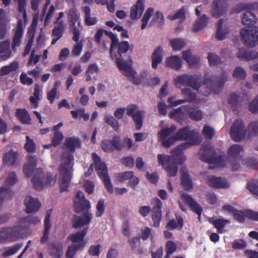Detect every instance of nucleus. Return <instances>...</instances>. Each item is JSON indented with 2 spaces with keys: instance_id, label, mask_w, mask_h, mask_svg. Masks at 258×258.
Segmentation results:
<instances>
[{
  "instance_id": "2",
  "label": "nucleus",
  "mask_w": 258,
  "mask_h": 258,
  "mask_svg": "<svg viewBox=\"0 0 258 258\" xmlns=\"http://www.w3.org/2000/svg\"><path fill=\"white\" fill-rule=\"evenodd\" d=\"M197 144H191L190 140H189L188 143L180 144L172 150L171 156L158 154L157 155V160L159 164L163 166L169 177L175 176L178 171L177 165H181L185 160V156L182 151L188 148L191 145Z\"/></svg>"
},
{
  "instance_id": "1",
  "label": "nucleus",
  "mask_w": 258,
  "mask_h": 258,
  "mask_svg": "<svg viewBox=\"0 0 258 258\" xmlns=\"http://www.w3.org/2000/svg\"><path fill=\"white\" fill-rule=\"evenodd\" d=\"M81 143L79 138L75 137L66 139L63 146L70 152L64 151L61 154L62 162L59 170L60 176L58 180L60 192L68 190L72 178L74 164V156L72 153L75 151L76 148L80 147Z\"/></svg>"
},
{
  "instance_id": "23",
  "label": "nucleus",
  "mask_w": 258,
  "mask_h": 258,
  "mask_svg": "<svg viewBox=\"0 0 258 258\" xmlns=\"http://www.w3.org/2000/svg\"><path fill=\"white\" fill-rule=\"evenodd\" d=\"M23 34V22L22 20L20 19L18 21L16 29L13 39L12 44V48L13 50H14L16 47L19 46L20 45Z\"/></svg>"
},
{
  "instance_id": "47",
  "label": "nucleus",
  "mask_w": 258,
  "mask_h": 258,
  "mask_svg": "<svg viewBox=\"0 0 258 258\" xmlns=\"http://www.w3.org/2000/svg\"><path fill=\"white\" fill-rule=\"evenodd\" d=\"M144 115V112L143 111L138 110L131 117L135 123L137 130H140L142 127Z\"/></svg>"
},
{
  "instance_id": "48",
  "label": "nucleus",
  "mask_w": 258,
  "mask_h": 258,
  "mask_svg": "<svg viewBox=\"0 0 258 258\" xmlns=\"http://www.w3.org/2000/svg\"><path fill=\"white\" fill-rule=\"evenodd\" d=\"M169 42L174 51L180 50L186 45L184 40L180 38L170 39Z\"/></svg>"
},
{
  "instance_id": "64",
  "label": "nucleus",
  "mask_w": 258,
  "mask_h": 258,
  "mask_svg": "<svg viewBox=\"0 0 258 258\" xmlns=\"http://www.w3.org/2000/svg\"><path fill=\"white\" fill-rule=\"evenodd\" d=\"M247 188L256 197H258V180H253L247 184Z\"/></svg>"
},
{
  "instance_id": "11",
  "label": "nucleus",
  "mask_w": 258,
  "mask_h": 258,
  "mask_svg": "<svg viewBox=\"0 0 258 258\" xmlns=\"http://www.w3.org/2000/svg\"><path fill=\"white\" fill-rule=\"evenodd\" d=\"M180 199L185 204L187 205L190 210L198 215V219H201V216L203 211V208L194 199L187 194H182L180 197Z\"/></svg>"
},
{
  "instance_id": "62",
  "label": "nucleus",
  "mask_w": 258,
  "mask_h": 258,
  "mask_svg": "<svg viewBox=\"0 0 258 258\" xmlns=\"http://www.w3.org/2000/svg\"><path fill=\"white\" fill-rule=\"evenodd\" d=\"M187 74H184L182 75H179L174 79L175 85L177 87L180 86H187Z\"/></svg>"
},
{
  "instance_id": "12",
  "label": "nucleus",
  "mask_w": 258,
  "mask_h": 258,
  "mask_svg": "<svg viewBox=\"0 0 258 258\" xmlns=\"http://www.w3.org/2000/svg\"><path fill=\"white\" fill-rule=\"evenodd\" d=\"M92 160L94 164L95 170L101 178H105L106 176H109L107 166L104 162H102L101 158L96 153L92 154Z\"/></svg>"
},
{
  "instance_id": "56",
  "label": "nucleus",
  "mask_w": 258,
  "mask_h": 258,
  "mask_svg": "<svg viewBox=\"0 0 258 258\" xmlns=\"http://www.w3.org/2000/svg\"><path fill=\"white\" fill-rule=\"evenodd\" d=\"M58 88V83L55 82L51 90L47 93V98L49 101L50 104L53 103L55 98H58L57 90Z\"/></svg>"
},
{
  "instance_id": "14",
  "label": "nucleus",
  "mask_w": 258,
  "mask_h": 258,
  "mask_svg": "<svg viewBox=\"0 0 258 258\" xmlns=\"http://www.w3.org/2000/svg\"><path fill=\"white\" fill-rule=\"evenodd\" d=\"M155 206L152 209L151 218L153 224L152 226L154 227H159L162 219V202L157 198L153 199Z\"/></svg>"
},
{
  "instance_id": "60",
  "label": "nucleus",
  "mask_w": 258,
  "mask_h": 258,
  "mask_svg": "<svg viewBox=\"0 0 258 258\" xmlns=\"http://www.w3.org/2000/svg\"><path fill=\"white\" fill-rule=\"evenodd\" d=\"M133 175V171H126L124 172H119L115 174L116 180L121 183L123 182L130 178Z\"/></svg>"
},
{
  "instance_id": "17",
  "label": "nucleus",
  "mask_w": 258,
  "mask_h": 258,
  "mask_svg": "<svg viewBox=\"0 0 258 258\" xmlns=\"http://www.w3.org/2000/svg\"><path fill=\"white\" fill-rule=\"evenodd\" d=\"M182 58L186 61L190 68H198L199 66L200 57L198 55L192 54L190 49L182 51Z\"/></svg>"
},
{
  "instance_id": "34",
  "label": "nucleus",
  "mask_w": 258,
  "mask_h": 258,
  "mask_svg": "<svg viewBox=\"0 0 258 258\" xmlns=\"http://www.w3.org/2000/svg\"><path fill=\"white\" fill-rule=\"evenodd\" d=\"M82 11L84 13V19L86 26H92L97 24L98 20L95 17H91V9L89 6H85Z\"/></svg>"
},
{
  "instance_id": "7",
  "label": "nucleus",
  "mask_w": 258,
  "mask_h": 258,
  "mask_svg": "<svg viewBox=\"0 0 258 258\" xmlns=\"http://www.w3.org/2000/svg\"><path fill=\"white\" fill-rule=\"evenodd\" d=\"M175 135L178 141L189 140L191 144H199V133L196 130H191L188 126L180 128Z\"/></svg>"
},
{
  "instance_id": "57",
  "label": "nucleus",
  "mask_w": 258,
  "mask_h": 258,
  "mask_svg": "<svg viewBox=\"0 0 258 258\" xmlns=\"http://www.w3.org/2000/svg\"><path fill=\"white\" fill-rule=\"evenodd\" d=\"M185 11L184 9V7H182V8L179 9L176 13L172 15H168L167 16V19L173 21L177 19H179L180 20L181 22H182L185 19Z\"/></svg>"
},
{
  "instance_id": "25",
  "label": "nucleus",
  "mask_w": 258,
  "mask_h": 258,
  "mask_svg": "<svg viewBox=\"0 0 258 258\" xmlns=\"http://www.w3.org/2000/svg\"><path fill=\"white\" fill-rule=\"evenodd\" d=\"M209 222L214 226L219 233L225 232L226 231L224 230V228L227 224L230 223L229 220L223 218L215 219L213 218H211L209 219Z\"/></svg>"
},
{
  "instance_id": "50",
  "label": "nucleus",
  "mask_w": 258,
  "mask_h": 258,
  "mask_svg": "<svg viewBox=\"0 0 258 258\" xmlns=\"http://www.w3.org/2000/svg\"><path fill=\"white\" fill-rule=\"evenodd\" d=\"M117 48V53L119 55L120 57H122V54L125 53L129 50L130 46V44L127 41H123L119 42H117V44L115 45L114 48Z\"/></svg>"
},
{
  "instance_id": "55",
  "label": "nucleus",
  "mask_w": 258,
  "mask_h": 258,
  "mask_svg": "<svg viewBox=\"0 0 258 258\" xmlns=\"http://www.w3.org/2000/svg\"><path fill=\"white\" fill-rule=\"evenodd\" d=\"M154 10L153 8H149L146 11L141 20L142 24L141 28L142 30H144L146 27L149 19L154 12Z\"/></svg>"
},
{
  "instance_id": "26",
  "label": "nucleus",
  "mask_w": 258,
  "mask_h": 258,
  "mask_svg": "<svg viewBox=\"0 0 258 258\" xmlns=\"http://www.w3.org/2000/svg\"><path fill=\"white\" fill-rule=\"evenodd\" d=\"M180 180L181 185L185 190H189L193 188L192 179L186 169L181 170Z\"/></svg>"
},
{
  "instance_id": "38",
  "label": "nucleus",
  "mask_w": 258,
  "mask_h": 258,
  "mask_svg": "<svg viewBox=\"0 0 258 258\" xmlns=\"http://www.w3.org/2000/svg\"><path fill=\"white\" fill-rule=\"evenodd\" d=\"M84 247L85 244L83 243H72L67 249L66 253V258H73L76 252L79 250H82Z\"/></svg>"
},
{
  "instance_id": "54",
  "label": "nucleus",
  "mask_w": 258,
  "mask_h": 258,
  "mask_svg": "<svg viewBox=\"0 0 258 258\" xmlns=\"http://www.w3.org/2000/svg\"><path fill=\"white\" fill-rule=\"evenodd\" d=\"M52 31V36L55 37L60 38L63 34L64 30L63 22H60L59 24H56Z\"/></svg>"
},
{
  "instance_id": "42",
  "label": "nucleus",
  "mask_w": 258,
  "mask_h": 258,
  "mask_svg": "<svg viewBox=\"0 0 258 258\" xmlns=\"http://www.w3.org/2000/svg\"><path fill=\"white\" fill-rule=\"evenodd\" d=\"M177 223L174 219L170 220L166 225V228L169 230H173L176 229L177 226H179L181 229L183 225V220L182 217L178 214L175 215Z\"/></svg>"
},
{
  "instance_id": "28",
  "label": "nucleus",
  "mask_w": 258,
  "mask_h": 258,
  "mask_svg": "<svg viewBox=\"0 0 258 258\" xmlns=\"http://www.w3.org/2000/svg\"><path fill=\"white\" fill-rule=\"evenodd\" d=\"M12 54L10 49V41L6 40L0 42V58L3 60H6L10 58Z\"/></svg>"
},
{
  "instance_id": "16",
  "label": "nucleus",
  "mask_w": 258,
  "mask_h": 258,
  "mask_svg": "<svg viewBox=\"0 0 258 258\" xmlns=\"http://www.w3.org/2000/svg\"><path fill=\"white\" fill-rule=\"evenodd\" d=\"M227 5L224 0H214L212 5V16L216 18L222 15L227 10Z\"/></svg>"
},
{
  "instance_id": "24",
  "label": "nucleus",
  "mask_w": 258,
  "mask_h": 258,
  "mask_svg": "<svg viewBox=\"0 0 258 258\" xmlns=\"http://www.w3.org/2000/svg\"><path fill=\"white\" fill-rule=\"evenodd\" d=\"M44 174L42 168H37L35 174L32 178V182L33 183L34 188L37 190H41L44 186L42 179Z\"/></svg>"
},
{
  "instance_id": "61",
  "label": "nucleus",
  "mask_w": 258,
  "mask_h": 258,
  "mask_svg": "<svg viewBox=\"0 0 258 258\" xmlns=\"http://www.w3.org/2000/svg\"><path fill=\"white\" fill-rule=\"evenodd\" d=\"M104 120L105 122L110 125L115 131L117 132L118 131L119 128L118 121L112 116H105Z\"/></svg>"
},
{
  "instance_id": "5",
  "label": "nucleus",
  "mask_w": 258,
  "mask_h": 258,
  "mask_svg": "<svg viewBox=\"0 0 258 258\" xmlns=\"http://www.w3.org/2000/svg\"><path fill=\"white\" fill-rule=\"evenodd\" d=\"M240 34L245 45L253 47L258 44V27H254L249 29L242 28Z\"/></svg>"
},
{
  "instance_id": "33",
  "label": "nucleus",
  "mask_w": 258,
  "mask_h": 258,
  "mask_svg": "<svg viewBox=\"0 0 258 258\" xmlns=\"http://www.w3.org/2000/svg\"><path fill=\"white\" fill-rule=\"evenodd\" d=\"M16 116L23 124H29L31 122V117L26 109L17 108L16 110Z\"/></svg>"
},
{
  "instance_id": "53",
  "label": "nucleus",
  "mask_w": 258,
  "mask_h": 258,
  "mask_svg": "<svg viewBox=\"0 0 258 258\" xmlns=\"http://www.w3.org/2000/svg\"><path fill=\"white\" fill-rule=\"evenodd\" d=\"M23 246L22 243H17L14 246H12L7 249H6L2 253V255L3 257H7L15 254Z\"/></svg>"
},
{
  "instance_id": "41",
  "label": "nucleus",
  "mask_w": 258,
  "mask_h": 258,
  "mask_svg": "<svg viewBox=\"0 0 258 258\" xmlns=\"http://www.w3.org/2000/svg\"><path fill=\"white\" fill-rule=\"evenodd\" d=\"M182 109L184 110V106L179 107L172 110L169 114V117L174 119L178 122H182L185 118V115Z\"/></svg>"
},
{
  "instance_id": "45",
  "label": "nucleus",
  "mask_w": 258,
  "mask_h": 258,
  "mask_svg": "<svg viewBox=\"0 0 258 258\" xmlns=\"http://www.w3.org/2000/svg\"><path fill=\"white\" fill-rule=\"evenodd\" d=\"M176 130V127L174 125H172L169 127L162 128L158 134V138L160 141L164 140L172 135Z\"/></svg>"
},
{
  "instance_id": "58",
  "label": "nucleus",
  "mask_w": 258,
  "mask_h": 258,
  "mask_svg": "<svg viewBox=\"0 0 258 258\" xmlns=\"http://www.w3.org/2000/svg\"><path fill=\"white\" fill-rule=\"evenodd\" d=\"M110 141L113 152L115 150L118 151H120L122 150V147L121 146V138L119 135H115L113 136Z\"/></svg>"
},
{
  "instance_id": "46",
  "label": "nucleus",
  "mask_w": 258,
  "mask_h": 258,
  "mask_svg": "<svg viewBox=\"0 0 258 258\" xmlns=\"http://www.w3.org/2000/svg\"><path fill=\"white\" fill-rule=\"evenodd\" d=\"M79 18V15L75 8L70 9L68 13V23L71 27H75Z\"/></svg>"
},
{
  "instance_id": "29",
  "label": "nucleus",
  "mask_w": 258,
  "mask_h": 258,
  "mask_svg": "<svg viewBox=\"0 0 258 258\" xmlns=\"http://www.w3.org/2000/svg\"><path fill=\"white\" fill-rule=\"evenodd\" d=\"M202 77L201 75H190L187 74V86L198 91L201 86Z\"/></svg>"
},
{
  "instance_id": "15",
  "label": "nucleus",
  "mask_w": 258,
  "mask_h": 258,
  "mask_svg": "<svg viewBox=\"0 0 258 258\" xmlns=\"http://www.w3.org/2000/svg\"><path fill=\"white\" fill-rule=\"evenodd\" d=\"M92 217V214L89 212L84 213L82 217L74 215L72 220V226L77 229L87 225L90 223Z\"/></svg>"
},
{
  "instance_id": "3",
  "label": "nucleus",
  "mask_w": 258,
  "mask_h": 258,
  "mask_svg": "<svg viewBox=\"0 0 258 258\" xmlns=\"http://www.w3.org/2000/svg\"><path fill=\"white\" fill-rule=\"evenodd\" d=\"M199 154L200 159L209 163L211 168L224 167L226 166L224 158L222 156H216V152L209 146L202 145Z\"/></svg>"
},
{
  "instance_id": "19",
  "label": "nucleus",
  "mask_w": 258,
  "mask_h": 258,
  "mask_svg": "<svg viewBox=\"0 0 258 258\" xmlns=\"http://www.w3.org/2000/svg\"><path fill=\"white\" fill-rule=\"evenodd\" d=\"M208 185L215 188H227L229 184L221 177H216L214 175L209 176L207 178Z\"/></svg>"
},
{
  "instance_id": "37",
  "label": "nucleus",
  "mask_w": 258,
  "mask_h": 258,
  "mask_svg": "<svg viewBox=\"0 0 258 258\" xmlns=\"http://www.w3.org/2000/svg\"><path fill=\"white\" fill-rule=\"evenodd\" d=\"M162 49L161 46H159L153 52L152 56V67L153 69L157 68L158 64L162 61Z\"/></svg>"
},
{
  "instance_id": "59",
  "label": "nucleus",
  "mask_w": 258,
  "mask_h": 258,
  "mask_svg": "<svg viewBox=\"0 0 258 258\" xmlns=\"http://www.w3.org/2000/svg\"><path fill=\"white\" fill-rule=\"evenodd\" d=\"M181 92L185 97V99H184L185 102H191L196 98L197 96L196 93L192 92L191 89L189 88L182 89Z\"/></svg>"
},
{
  "instance_id": "52",
  "label": "nucleus",
  "mask_w": 258,
  "mask_h": 258,
  "mask_svg": "<svg viewBox=\"0 0 258 258\" xmlns=\"http://www.w3.org/2000/svg\"><path fill=\"white\" fill-rule=\"evenodd\" d=\"M99 72V69L96 63L90 64L85 73L86 75V81L87 82L91 81L92 79L91 75L94 74H98Z\"/></svg>"
},
{
  "instance_id": "35",
  "label": "nucleus",
  "mask_w": 258,
  "mask_h": 258,
  "mask_svg": "<svg viewBox=\"0 0 258 258\" xmlns=\"http://www.w3.org/2000/svg\"><path fill=\"white\" fill-rule=\"evenodd\" d=\"M242 152L243 148L241 146L233 145L228 150V159H240V154Z\"/></svg>"
},
{
  "instance_id": "13",
  "label": "nucleus",
  "mask_w": 258,
  "mask_h": 258,
  "mask_svg": "<svg viewBox=\"0 0 258 258\" xmlns=\"http://www.w3.org/2000/svg\"><path fill=\"white\" fill-rule=\"evenodd\" d=\"M233 218L240 223H243L245 220V217L249 219L258 221V212L247 210L244 211L235 210L233 213Z\"/></svg>"
},
{
  "instance_id": "10",
  "label": "nucleus",
  "mask_w": 258,
  "mask_h": 258,
  "mask_svg": "<svg viewBox=\"0 0 258 258\" xmlns=\"http://www.w3.org/2000/svg\"><path fill=\"white\" fill-rule=\"evenodd\" d=\"M76 200L74 202V207L75 212L77 213H80L82 212L86 211L88 212L91 208L90 202L85 199L84 195L82 191H78L76 195Z\"/></svg>"
},
{
  "instance_id": "51",
  "label": "nucleus",
  "mask_w": 258,
  "mask_h": 258,
  "mask_svg": "<svg viewBox=\"0 0 258 258\" xmlns=\"http://www.w3.org/2000/svg\"><path fill=\"white\" fill-rule=\"evenodd\" d=\"M239 98L240 97L237 95L234 92H232L230 94L228 99V102L231 105L232 109L234 111H236L239 106Z\"/></svg>"
},
{
  "instance_id": "18",
  "label": "nucleus",
  "mask_w": 258,
  "mask_h": 258,
  "mask_svg": "<svg viewBox=\"0 0 258 258\" xmlns=\"http://www.w3.org/2000/svg\"><path fill=\"white\" fill-rule=\"evenodd\" d=\"M27 162L24 166L23 172L27 178L32 176L34 169L36 167L37 160L34 156L28 155Z\"/></svg>"
},
{
  "instance_id": "20",
  "label": "nucleus",
  "mask_w": 258,
  "mask_h": 258,
  "mask_svg": "<svg viewBox=\"0 0 258 258\" xmlns=\"http://www.w3.org/2000/svg\"><path fill=\"white\" fill-rule=\"evenodd\" d=\"M24 204L27 213L37 212L41 206V203L37 199H34L31 196H27L25 198Z\"/></svg>"
},
{
  "instance_id": "63",
  "label": "nucleus",
  "mask_w": 258,
  "mask_h": 258,
  "mask_svg": "<svg viewBox=\"0 0 258 258\" xmlns=\"http://www.w3.org/2000/svg\"><path fill=\"white\" fill-rule=\"evenodd\" d=\"M64 137L60 132H55L51 139V143L53 147L58 146L62 142Z\"/></svg>"
},
{
  "instance_id": "44",
  "label": "nucleus",
  "mask_w": 258,
  "mask_h": 258,
  "mask_svg": "<svg viewBox=\"0 0 258 258\" xmlns=\"http://www.w3.org/2000/svg\"><path fill=\"white\" fill-rule=\"evenodd\" d=\"M63 254L62 246L52 243L50 244V254L53 258H60Z\"/></svg>"
},
{
  "instance_id": "8",
  "label": "nucleus",
  "mask_w": 258,
  "mask_h": 258,
  "mask_svg": "<svg viewBox=\"0 0 258 258\" xmlns=\"http://www.w3.org/2000/svg\"><path fill=\"white\" fill-rule=\"evenodd\" d=\"M230 134L232 140L235 142H239L244 138L246 129L242 119H237L233 122L230 128Z\"/></svg>"
},
{
  "instance_id": "43",
  "label": "nucleus",
  "mask_w": 258,
  "mask_h": 258,
  "mask_svg": "<svg viewBox=\"0 0 258 258\" xmlns=\"http://www.w3.org/2000/svg\"><path fill=\"white\" fill-rule=\"evenodd\" d=\"M19 68V63L14 61L9 65L2 67L0 69V76H4L9 74L10 73L16 71Z\"/></svg>"
},
{
  "instance_id": "32",
  "label": "nucleus",
  "mask_w": 258,
  "mask_h": 258,
  "mask_svg": "<svg viewBox=\"0 0 258 258\" xmlns=\"http://www.w3.org/2000/svg\"><path fill=\"white\" fill-rule=\"evenodd\" d=\"M237 56L241 60H250L258 58V52L249 51L244 48H239Z\"/></svg>"
},
{
  "instance_id": "39",
  "label": "nucleus",
  "mask_w": 258,
  "mask_h": 258,
  "mask_svg": "<svg viewBox=\"0 0 258 258\" xmlns=\"http://www.w3.org/2000/svg\"><path fill=\"white\" fill-rule=\"evenodd\" d=\"M18 154L17 152L11 150L6 153L3 158V163L9 165H14L18 159Z\"/></svg>"
},
{
  "instance_id": "21",
  "label": "nucleus",
  "mask_w": 258,
  "mask_h": 258,
  "mask_svg": "<svg viewBox=\"0 0 258 258\" xmlns=\"http://www.w3.org/2000/svg\"><path fill=\"white\" fill-rule=\"evenodd\" d=\"M52 213V209L48 210L44 221V231L42 236L41 238V243L45 244L47 242L49 238V230L51 227L50 222V217Z\"/></svg>"
},
{
  "instance_id": "31",
  "label": "nucleus",
  "mask_w": 258,
  "mask_h": 258,
  "mask_svg": "<svg viewBox=\"0 0 258 258\" xmlns=\"http://www.w3.org/2000/svg\"><path fill=\"white\" fill-rule=\"evenodd\" d=\"M184 111L187 113L189 117L194 121H200L203 118L202 111L189 106H184Z\"/></svg>"
},
{
  "instance_id": "36",
  "label": "nucleus",
  "mask_w": 258,
  "mask_h": 258,
  "mask_svg": "<svg viewBox=\"0 0 258 258\" xmlns=\"http://www.w3.org/2000/svg\"><path fill=\"white\" fill-rule=\"evenodd\" d=\"M115 62L119 70L122 71L123 74L125 76L128 74L131 75L133 73V70L126 61L122 59V57L116 58Z\"/></svg>"
},
{
  "instance_id": "4",
  "label": "nucleus",
  "mask_w": 258,
  "mask_h": 258,
  "mask_svg": "<svg viewBox=\"0 0 258 258\" xmlns=\"http://www.w3.org/2000/svg\"><path fill=\"white\" fill-rule=\"evenodd\" d=\"M227 81L226 76L222 74L220 77L212 76L211 78L205 77L204 84L210 90L218 94Z\"/></svg>"
},
{
  "instance_id": "22",
  "label": "nucleus",
  "mask_w": 258,
  "mask_h": 258,
  "mask_svg": "<svg viewBox=\"0 0 258 258\" xmlns=\"http://www.w3.org/2000/svg\"><path fill=\"white\" fill-rule=\"evenodd\" d=\"M144 10V4L142 0H137L136 4L133 5L130 11V17L133 20L139 19Z\"/></svg>"
},
{
  "instance_id": "49",
  "label": "nucleus",
  "mask_w": 258,
  "mask_h": 258,
  "mask_svg": "<svg viewBox=\"0 0 258 258\" xmlns=\"http://www.w3.org/2000/svg\"><path fill=\"white\" fill-rule=\"evenodd\" d=\"M223 23V19L218 20L217 25V31L215 34V38L218 40H222L225 39V35L228 33V30L222 31V26Z\"/></svg>"
},
{
  "instance_id": "6",
  "label": "nucleus",
  "mask_w": 258,
  "mask_h": 258,
  "mask_svg": "<svg viewBox=\"0 0 258 258\" xmlns=\"http://www.w3.org/2000/svg\"><path fill=\"white\" fill-rule=\"evenodd\" d=\"M252 8V6L249 4L241 3L236 7V12L239 13L243 11H246L242 17V22L249 27H252L256 23V17L250 11Z\"/></svg>"
},
{
  "instance_id": "27",
  "label": "nucleus",
  "mask_w": 258,
  "mask_h": 258,
  "mask_svg": "<svg viewBox=\"0 0 258 258\" xmlns=\"http://www.w3.org/2000/svg\"><path fill=\"white\" fill-rule=\"evenodd\" d=\"M88 229V227H85L80 231H78L74 234H71L69 235L68 239L71 240L73 243H83L85 246L86 243L84 241V239L87 234Z\"/></svg>"
},
{
  "instance_id": "40",
  "label": "nucleus",
  "mask_w": 258,
  "mask_h": 258,
  "mask_svg": "<svg viewBox=\"0 0 258 258\" xmlns=\"http://www.w3.org/2000/svg\"><path fill=\"white\" fill-rule=\"evenodd\" d=\"M209 18L205 14L202 15L195 22L192 28L193 32H196L205 27L208 22Z\"/></svg>"
},
{
  "instance_id": "30",
  "label": "nucleus",
  "mask_w": 258,
  "mask_h": 258,
  "mask_svg": "<svg viewBox=\"0 0 258 258\" xmlns=\"http://www.w3.org/2000/svg\"><path fill=\"white\" fill-rule=\"evenodd\" d=\"M165 64L168 68L178 71L181 68L182 61L178 56L174 55L168 57L166 59Z\"/></svg>"
},
{
  "instance_id": "9",
  "label": "nucleus",
  "mask_w": 258,
  "mask_h": 258,
  "mask_svg": "<svg viewBox=\"0 0 258 258\" xmlns=\"http://www.w3.org/2000/svg\"><path fill=\"white\" fill-rule=\"evenodd\" d=\"M22 230L21 226L3 228L0 230V240L9 238L13 240L18 239L21 237Z\"/></svg>"
}]
</instances>
